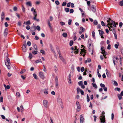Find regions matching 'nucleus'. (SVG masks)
Listing matches in <instances>:
<instances>
[{"label": "nucleus", "mask_w": 123, "mask_h": 123, "mask_svg": "<svg viewBox=\"0 0 123 123\" xmlns=\"http://www.w3.org/2000/svg\"><path fill=\"white\" fill-rule=\"evenodd\" d=\"M25 24L26 25H30L31 24V23L30 21L28 20L25 23Z\"/></svg>", "instance_id": "bb28decb"}, {"label": "nucleus", "mask_w": 123, "mask_h": 123, "mask_svg": "<svg viewBox=\"0 0 123 123\" xmlns=\"http://www.w3.org/2000/svg\"><path fill=\"white\" fill-rule=\"evenodd\" d=\"M80 123H83L84 122V118L82 115H81L80 116Z\"/></svg>", "instance_id": "9d476101"}, {"label": "nucleus", "mask_w": 123, "mask_h": 123, "mask_svg": "<svg viewBox=\"0 0 123 123\" xmlns=\"http://www.w3.org/2000/svg\"><path fill=\"white\" fill-rule=\"evenodd\" d=\"M62 35L63 37H66L67 36V34L66 33H63L62 34Z\"/></svg>", "instance_id": "a878e982"}, {"label": "nucleus", "mask_w": 123, "mask_h": 123, "mask_svg": "<svg viewBox=\"0 0 123 123\" xmlns=\"http://www.w3.org/2000/svg\"><path fill=\"white\" fill-rule=\"evenodd\" d=\"M117 44H115L114 45V46L116 48V49H117L118 48V46L119 45V43L118 42H117Z\"/></svg>", "instance_id": "5701e85b"}, {"label": "nucleus", "mask_w": 123, "mask_h": 123, "mask_svg": "<svg viewBox=\"0 0 123 123\" xmlns=\"http://www.w3.org/2000/svg\"><path fill=\"white\" fill-rule=\"evenodd\" d=\"M93 23L94 25H96L98 24V22L96 20H95L94 21Z\"/></svg>", "instance_id": "a18cd8bd"}, {"label": "nucleus", "mask_w": 123, "mask_h": 123, "mask_svg": "<svg viewBox=\"0 0 123 123\" xmlns=\"http://www.w3.org/2000/svg\"><path fill=\"white\" fill-rule=\"evenodd\" d=\"M40 52L42 53L43 55H44L45 53V52L43 50H41L40 51Z\"/></svg>", "instance_id": "de8ad7c7"}, {"label": "nucleus", "mask_w": 123, "mask_h": 123, "mask_svg": "<svg viewBox=\"0 0 123 123\" xmlns=\"http://www.w3.org/2000/svg\"><path fill=\"white\" fill-rule=\"evenodd\" d=\"M117 96H118V98L119 100H120L122 98V95H121L120 94H118L117 95Z\"/></svg>", "instance_id": "7c9ffc66"}, {"label": "nucleus", "mask_w": 123, "mask_h": 123, "mask_svg": "<svg viewBox=\"0 0 123 123\" xmlns=\"http://www.w3.org/2000/svg\"><path fill=\"white\" fill-rule=\"evenodd\" d=\"M99 34L101 36V38H103L104 37L103 36V35L104 33V31L101 30H99Z\"/></svg>", "instance_id": "1a4fd4ad"}, {"label": "nucleus", "mask_w": 123, "mask_h": 123, "mask_svg": "<svg viewBox=\"0 0 123 123\" xmlns=\"http://www.w3.org/2000/svg\"><path fill=\"white\" fill-rule=\"evenodd\" d=\"M58 54L59 55V57L60 58V59L63 62H64V59L63 58V57L62 56L61 53H60V52H58Z\"/></svg>", "instance_id": "9b49d317"}, {"label": "nucleus", "mask_w": 123, "mask_h": 123, "mask_svg": "<svg viewBox=\"0 0 123 123\" xmlns=\"http://www.w3.org/2000/svg\"><path fill=\"white\" fill-rule=\"evenodd\" d=\"M90 101V98L88 94L87 95V101L88 102Z\"/></svg>", "instance_id": "f704fd0d"}, {"label": "nucleus", "mask_w": 123, "mask_h": 123, "mask_svg": "<svg viewBox=\"0 0 123 123\" xmlns=\"http://www.w3.org/2000/svg\"><path fill=\"white\" fill-rule=\"evenodd\" d=\"M26 5L29 6H32L31 3V2L30 1H28V2H27L26 3Z\"/></svg>", "instance_id": "f3484780"}, {"label": "nucleus", "mask_w": 123, "mask_h": 123, "mask_svg": "<svg viewBox=\"0 0 123 123\" xmlns=\"http://www.w3.org/2000/svg\"><path fill=\"white\" fill-rule=\"evenodd\" d=\"M107 22L108 23V25L110 26L112 25L114 23H115V22L111 20L110 18L109 19V20H107Z\"/></svg>", "instance_id": "7ed1b4c3"}, {"label": "nucleus", "mask_w": 123, "mask_h": 123, "mask_svg": "<svg viewBox=\"0 0 123 123\" xmlns=\"http://www.w3.org/2000/svg\"><path fill=\"white\" fill-rule=\"evenodd\" d=\"M37 29L39 31H40V28L39 26H37L36 27Z\"/></svg>", "instance_id": "c03bdc74"}, {"label": "nucleus", "mask_w": 123, "mask_h": 123, "mask_svg": "<svg viewBox=\"0 0 123 123\" xmlns=\"http://www.w3.org/2000/svg\"><path fill=\"white\" fill-rule=\"evenodd\" d=\"M29 58H30L31 59L32 57V54L31 53H29Z\"/></svg>", "instance_id": "a19ab883"}, {"label": "nucleus", "mask_w": 123, "mask_h": 123, "mask_svg": "<svg viewBox=\"0 0 123 123\" xmlns=\"http://www.w3.org/2000/svg\"><path fill=\"white\" fill-rule=\"evenodd\" d=\"M123 25V24L122 22H120L119 23V26L120 27H121Z\"/></svg>", "instance_id": "603ef678"}, {"label": "nucleus", "mask_w": 123, "mask_h": 123, "mask_svg": "<svg viewBox=\"0 0 123 123\" xmlns=\"http://www.w3.org/2000/svg\"><path fill=\"white\" fill-rule=\"evenodd\" d=\"M60 23L61 25H65V23L64 22H61Z\"/></svg>", "instance_id": "69168bd1"}, {"label": "nucleus", "mask_w": 123, "mask_h": 123, "mask_svg": "<svg viewBox=\"0 0 123 123\" xmlns=\"http://www.w3.org/2000/svg\"><path fill=\"white\" fill-rule=\"evenodd\" d=\"M100 85L101 87L102 88H104L105 86V85L102 83H101L100 84Z\"/></svg>", "instance_id": "e433bc0d"}, {"label": "nucleus", "mask_w": 123, "mask_h": 123, "mask_svg": "<svg viewBox=\"0 0 123 123\" xmlns=\"http://www.w3.org/2000/svg\"><path fill=\"white\" fill-rule=\"evenodd\" d=\"M77 93L78 94L79 92H80L82 90L80 89V88L78 87L77 88Z\"/></svg>", "instance_id": "4be33fe9"}, {"label": "nucleus", "mask_w": 123, "mask_h": 123, "mask_svg": "<svg viewBox=\"0 0 123 123\" xmlns=\"http://www.w3.org/2000/svg\"><path fill=\"white\" fill-rule=\"evenodd\" d=\"M33 76L35 79H37V76L35 74H33Z\"/></svg>", "instance_id": "393cba45"}, {"label": "nucleus", "mask_w": 123, "mask_h": 123, "mask_svg": "<svg viewBox=\"0 0 123 123\" xmlns=\"http://www.w3.org/2000/svg\"><path fill=\"white\" fill-rule=\"evenodd\" d=\"M78 84L79 85L81 86L83 85L82 82V81L79 82H78Z\"/></svg>", "instance_id": "49530a36"}, {"label": "nucleus", "mask_w": 123, "mask_h": 123, "mask_svg": "<svg viewBox=\"0 0 123 123\" xmlns=\"http://www.w3.org/2000/svg\"><path fill=\"white\" fill-rule=\"evenodd\" d=\"M77 69L79 72L80 71V67H77Z\"/></svg>", "instance_id": "8fccbe9b"}, {"label": "nucleus", "mask_w": 123, "mask_h": 123, "mask_svg": "<svg viewBox=\"0 0 123 123\" xmlns=\"http://www.w3.org/2000/svg\"><path fill=\"white\" fill-rule=\"evenodd\" d=\"M33 14L34 16H37V14L36 12L34 10L33 12Z\"/></svg>", "instance_id": "cd10ccee"}, {"label": "nucleus", "mask_w": 123, "mask_h": 123, "mask_svg": "<svg viewBox=\"0 0 123 123\" xmlns=\"http://www.w3.org/2000/svg\"><path fill=\"white\" fill-rule=\"evenodd\" d=\"M87 70H88V69L87 68H86L85 69V71L84 72H83V75H86V72H87Z\"/></svg>", "instance_id": "a211bd4d"}, {"label": "nucleus", "mask_w": 123, "mask_h": 123, "mask_svg": "<svg viewBox=\"0 0 123 123\" xmlns=\"http://www.w3.org/2000/svg\"><path fill=\"white\" fill-rule=\"evenodd\" d=\"M27 44L29 46H30L31 45V43L30 41H28L27 42Z\"/></svg>", "instance_id": "680f3d73"}, {"label": "nucleus", "mask_w": 123, "mask_h": 123, "mask_svg": "<svg viewBox=\"0 0 123 123\" xmlns=\"http://www.w3.org/2000/svg\"><path fill=\"white\" fill-rule=\"evenodd\" d=\"M92 10L94 12H95L96 11V7L94 5H92Z\"/></svg>", "instance_id": "4468645a"}, {"label": "nucleus", "mask_w": 123, "mask_h": 123, "mask_svg": "<svg viewBox=\"0 0 123 123\" xmlns=\"http://www.w3.org/2000/svg\"><path fill=\"white\" fill-rule=\"evenodd\" d=\"M72 22V20L71 19H69L68 20V24L69 25H71Z\"/></svg>", "instance_id": "09e8293b"}, {"label": "nucleus", "mask_w": 123, "mask_h": 123, "mask_svg": "<svg viewBox=\"0 0 123 123\" xmlns=\"http://www.w3.org/2000/svg\"><path fill=\"white\" fill-rule=\"evenodd\" d=\"M104 47H102L101 48V50L102 51L101 52L102 53L103 55L105 57H106L105 56L106 55V53L105 51V50L104 49Z\"/></svg>", "instance_id": "20e7f679"}, {"label": "nucleus", "mask_w": 123, "mask_h": 123, "mask_svg": "<svg viewBox=\"0 0 123 123\" xmlns=\"http://www.w3.org/2000/svg\"><path fill=\"white\" fill-rule=\"evenodd\" d=\"M57 101L58 103H62V99L60 97H58L57 98Z\"/></svg>", "instance_id": "f8f14e48"}, {"label": "nucleus", "mask_w": 123, "mask_h": 123, "mask_svg": "<svg viewBox=\"0 0 123 123\" xmlns=\"http://www.w3.org/2000/svg\"><path fill=\"white\" fill-rule=\"evenodd\" d=\"M105 117L104 116H102V118L100 119V120L101 121V123H104L105 121Z\"/></svg>", "instance_id": "ddd939ff"}, {"label": "nucleus", "mask_w": 123, "mask_h": 123, "mask_svg": "<svg viewBox=\"0 0 123 123\" xmlns=\"http://www.w3.org/2000/svg\"><path fill=\"white\" fill-rule=\"evenodd\" d=\"M35 62L36 63H37L39 62H42V61L41 59H39L37 60Z\"/></svg>", "instance_id": "412c9836"}, {"label": "nucleus", "mask_w": 123, "mask_h": 123, "mask_svg": "<svg viewBox=\"0 0 123 123\" xmlns=\"http://www.w3.org/2000/svg\"><path fill=\"white\" fill-rule=\"evenodd\" d=\"M54 69L55 70V72L56 73L58 69H57V68L56 66H55L54 67Z\"/></svg>", "instance_id": "473e14b6"}, {"label": "nucleus", "mask_w": 123, "mask_h": 123, "mask_svg": "<svg viewBox=\"0 0 123 123\" xmlns=\"http://www.w3.org/2000/svg\"><path fill=\"white\" fill-rule=\"evenodd\" d=\"M80 30L81 31L83 32H84L85 30V28L82 27H80Z\"/></svg>", "instance_id": "b1692460"}, {"label": "nucleus", "mask_w": 123, "mask_h": 123, "mask_svg": "<svg viewBox=\"0 0 123 123\" xmlns=\"http://www.w3.org/2000/svg\"><path fill=\"white\" fill-rule=\"evenodd\" d=\"M33 47H34V49H35V50H37V46L36 44H34Z\"/></svg>", "instance_id": "c85d7f7f"}, {"label": "nucleus", "mask_w": 123, "mask_h": 123, "mask_svg": "<svg viewBox=\"0 0 123 123\" xmlns=\"http://www.w3.org/2000/svg\"><path fill=\"white\" fill-rule=\"evenodd\" d=\"M6 61L7 62H5V64L7 66V68L8 69H10V67L9 65V64H10V61L9 59V58H8L7 56H6Z\"/></svg>", "instance_id": "f257e3e1"}, {"label": "nucleus", "mask_w": 123, "mask_h": 123, "mask_svg": "<svg viewBox=\"0 0 123 123\" xmlns=\"http://www.w3.org/2000/svg\"><path fill=\"white\" fill-rule=\"evenodd\" d=\"M98 73V75L99 77L100 78L101 77V75H100V74L99 73L98 71L97 72Z\"/></svg>", "instance_id": "13d9d810"}, {"label": "nucleus", "mask_w": 123, "mask_h": 123, "mask_svg": "<svg viewBox=\"0 0 123 123\" xmlns=\"http://www.w3.org/2000/svg\"><path fill=\"white\" fill-rule=\"evenodd\" d=\"M8 30L6 28L5 29L4 32V36H6L7 34Z\"/></svg>", "instance_id": "dca6fc26"}, {"label": "nucleus", "mask_w": 123, "mask_h": 123, "mask_svg": "<svg viewBox=\"0 0 123 123\" xmlns=\"http://www.w3.org/2000/svg\"><path fill=\"white\" fill-rule=\"evenodd\" d=\"M111 45L110 44H109L108 45L107 49H111Z\"/></svg>", "instance_id": "864d4df0"}, {"label": "nucleus", "mask_w": 123, "mask_h": 123, "mask_svg": "<svg viewBox=\"0 0 123 123\" xmlns=\"http://www.w3.org/2000/svg\"><path fill=\"white\" fill-rule=\"evenodd\" d=\"M84 70V68L83 67H81V70L82 72H83Z\"/></svg>", "instance_id": "0e129e2a"}, {"label": "nucleus", "mask_w": 123, "mask_h": 123, "mask_svg": "<svg viewBox=\"0 0 123 123\" xmlns=\"http://www.w3.org/2000/svg\"><path fill=\"white\" fill-rule=\"evenodd\" d=\"M39 74L40 77L42 79H43L45 78L43 72H39Z\"/></svg>", "instance_id": "0eeeda50"}, {"label": "nucleus", "mask_w": 123, "mask_h": 123, "mask_svg": "<svg viewBox=\"0 0 123 123\" xmlns=\"http://www.w3.org/2000/svg\"><path fill=\"white\" fill-rule=\"evenodd\" d=\"M72 50H75V51L74 52L75 53L77 54L78 52V49H77V47L75 46L74 48L72 47L71 48Z\"/></svg>", "instance_id": "39448f33"}, {"label": "nucleus", "mask_w": 123, "mask_h": 123, "mask_svg": "<svg viewBox=\"0 0 123 123\" xmlns=\"http://www.w3.org/2000/svg\"><path fill=\"white\" fill-rule=\"evenodd\" d=\"M101 24L103 26H104L105 25V24L104 23V22L103 21H102L101 22Z\"/></svg>", "instance_id": "338daca9"}, {"label": "nucleus", "mask_w": 123, "mask_h": 123, "mask_svg": "<svg viewBox=\"0 0 123 123\" xmlns=\"http://www.w3.org/2000/svg\"><path fill=\"white\" fill-rule=\"evenodd\" d=\"M25 69L22 70V71L20 72L21 74H22L25 72Z\"/></svg>", "instance_id": "37998d69"}, {"label": "nucleus", "mask_w": 123, "mask_h": 123, "mask_svg": "<svg viewBox=\"0 0 123 123\" xmlns=\"http://www.w3.org/2000/svg\"><path fill=\"white\" fill-rule=\"evenodd\" d=\"M55 4L57 5H58L59 4V1H58V0H56V1L55 2Z\"/></svg>", "instance_id": "052dcab7"}, {"label": "nucleus", "mask_w": 123, "mask_h": 123, "mask_svg": "<svg viewBox=\"0 0 123 123\" xmlns=\"http://www.w3.org/2000/svg\"><path fill=\"white\" fill-rule=\"evenodd\" d=\"M32 53L33 55H36L37 53V51L34 50L33 51Z\"/></svg>", "instance_id": "ea45409f"}, {"label": "nucleus", "mask_w": 123, "mask_h": 123, "mask_svg": "<svg viewBox=\"0 0 123 123\" xmlns=\"http://www.w3.org/2000/svg\"><path fill=\"white\" fill-rule=\"evenodd\" d=\"M0 116H1V117L3 119H5L6 118L3 115H1Z\"/></svg>", "instance_id": "bf43d9fd"}, {"label": "nucleus", "mask_w": 123, "mask_h": 123, "mask_svg": "<svg viewBox=\"0 0 123 123\" xmlns=\"http://www.w3.org/2000/svg\"><path fill=\"white\" fill-rule=\"evenodd\" d=\"M1 101L2 102H3V97L2 96L0 98V102Z\"/></svg>", "instance_id": "3c124183"}, {"label": "nucleus", "mask_w": 123, "mask_h": 123, "mask_svg": "<svg viewBox=\"0 0 123 123\" xmlns=\"http://www.w3.org/2000/svg\"><path fill=\"white\" fill-rule=\"evenodd\" d=\"M92 85L95 88H97V86L95 83H92Z\"/></svg>", "instance_id": "2f4dec72"}, {"label": "nucleus", "mask_w": 123, "mask_h": 123, "mask_svg": "<svg viewBox=\"0 0 123 123\" xmlns=\"http://www.w3.org/2000/svg\"><path fill=\"white\" fill-rule=\"evenodd\" d=\"M20 108L21 110L22 111L21 112H22L24 110V108L23 106L22 105H21L20 107Z\"/></svg>", "instance_id": "58836bf2"}, {"label": "nucleus", "mask_w": 123, "mask_h": 123, "mask_svg": "<svg viewBox=\"0 0 123 123\" xmlns=\"http://www.w3.org/2000/svg\"><path fill=\"white\" fill-rule=\"evenodd\" d=\"M77 111H79L80 110V105L77 106Z\"/></svg>", "instance_id": "6ab92c4d"}, {"label": "nucleus", "mask_w": 123, "mask_h": 123, "mask_svg": "<svg viewBox=\"0 0 123 123\" xmlns=\"http://www.w3.org/2000/svg\"><path fill=\"white\" fill-rule=\"evenodd\" d=\"M22 9L23 12H24L25 11V8L24 7L23 5H22Z\"/></svg>", "instance_id": "4c0bfd02"}, {"label": "nucleus", "mask_w": 123, "mask_h": 123, "mask_svg": "<svg viewBox=\"0 0 123 123\" xmlns=\"http://www.w3.org/2000/svg\"><path fill=\"white\" fill-rule=\"evenodd\" d=\"M26 29L28 30H29L30 29V27L29 25H27L26 27Z\"/></svg>", "instance_id": "6e6d98bb"}, {"label": "nucleus", "mask_w": 123, "mask_h": 123, "mask_svg": "<svg viewBox=\"0 0 123 123\" xmlns=\"http://www.w3.org/2000/svg\"><path fill=\"white\" fill-rule=\"evenodd\" d=\"M80 92L81 94L82 95H83L84 94V93L83 91L82 90H81V91Z\"/></svg>", "instance_id": "774afa93"}, {"label": "nucleus", "mask_w": 123, "mask_h": 123, "mask_svg": "<svg viewBox=\"0 0 123 123\" xmlns=\"http://www.w3.org/2000/svg\"><path fill=\"white\" fill-rule=\"evenodd\" d=\"M4 86L5 87V89L6 90L7 89H9L10 88V86L8 85H7V86H6V85L5 84H4Z\"/></svg>", "instance_id": "2eb2a0df"}, {"label": "nucleus", "mask_w": 123, "mask_h": 123, "mask_svg": "<svg viewBox=\"0 0 123 123\" xmlns=\"http://www.w3.org/2000/svg\"><path fill=\"white\" fill-rule=\"evenodd\" d=\"M66 4V2H63L62 4V6H65Z\"/></svg>", "instance_id": "4d7b16f0"}, {"label": "nucleus", "mask_w": 123, "mask_h": 123, "mask_svg": "<svg viewBox=\"0 0 123 123\" xmlns=\"http://www.w3.org/2000/svg\"><path fill=\"white\" fill-rule=\"evenodd\" d=\"M71 2H69L68 3L67 5V6L68 7H69L70 6Z\"/></svg>", "instance_id": "5fc2aeb1"}, {"label": "nucleus", "mask_w": 123, "mask_h": 123, "mask_svg": "<svg viewBox=\"0 0 123 123\" xmlns=\"http://www.w3.org/2000/svg\"><path fill=\"white\" fill-rule=\"evenodd\" d=\"M113 82L114 85H115L116 86H117L118 85V84L116 81H114Z\"/></svg>", "instance_id": "c9c22d12"}, {"label": "nucleus", "mask_w": 123, "mask_h": 123, "mask_svg": "<svg viewBox=\"0 0 123 123\" xmlns=\"http://www.w3.org/2000/svg\"><path fill=\"white\" fill-rule=\"evenodd\" d=\"M69 10V9L68 8H65V11L66 12H68Z\"/></svg>", "instance_id": "72a5a7b5"}, {"label": "nucleus", "mask_w": 123, "mask_h": 123, "mask_svg": "<svg viewBox=\"0 0 123 123\" xmlns=\"http://www.w3.org/2000/svg\"><path fill=\"white\" fill-rule=\"evenodd\" d=\"M73 41H70V43H69L70 45V46H72L73 44Z\"/></svg>", "instance_id": "79ce46f5"}, {"label": "nucleus", "mask_w": 123, "mask_h": 123, "mask_svg": "<svg viewBox=\"0 0 123 123\" xmlns=\"http://www.w3.org/2000/svg\"><path fill=\"white\" fill-rule=\"evenodd\" d=\"M26 44H24L22 47L23 51L24 52H25L26 51L27 48H26Z\"/></svg>", "instance_id": "423d86ee"}, {"label": "nucleus", "mask_w": 123, "mask_h": 123, "mask_svg": "<svg viewBox=\"0 0 123 123\" xmlns=\"http://www.w3.org/2000/svg\"><path fill=\"white\" fill-rule=\"evenodd\" d=\"M43 102L44 106L46 107H48V101L47 100H44L43 101Z\"/></svg>", "instance_id": "6e6552de"}, {"label": "nucleus", "mask_w": 123, "mask_h": 123, "mask_svg": "<svg viewBox=\"0 0 123 123\" xmlns=\"http://www.w3.org/2000/svg\"><path fill=\"white\" fill-rule=\"evenodd\" d=\"M74 10L73 9H71L70 10V12L71 13H73L74 12Z\"/></svg>", "instance_id": "e2e57ef3"}, {"label": "nucleus", "mask_w": 123, "mask_h": 123, "mask_svg": "<svg viewBox=\"0 0 123 123\" xmlns=\"http://www.w3.org/2000/svg\"><path fill=\"white\" fill-rule=\"evenodd\" d=\"M81 51L82 52H81L80 53L81 55H82L84 57L85 55V54L86 53V50H85V49L84 48L82 49H81Z\"/></svg>", "instance_id": "f03ea898"}, {"label": "nucleus", "mask_w": 123, "mask_h": 123, "mask_svg": "<svg viewBox=\"0 0 123 123\" xmlns=\"http://www.w3.org/2000/svg\"><path fill=\"white\" fill-rule=\"evenodd\" d=\"M119 5L121 6H123V0L120 1Z\"/></svg>", "instance_id": "c756f323"}, {"label": "nucleus", "mask_w": 123, "mask_h": 123, "mask_svg": "<svg viewBox=\"0 0 123 123\" xmlns=\"http://www.w3.org/2000/svg\"><path fill=\"white\" fill-rule=\"evenodd\" d=\"M4 18V14L3 12H2L1 15V18L2 19V20H3V19Z\"/></svg>", "instance_id": "aec40b11"}]
</instances>
